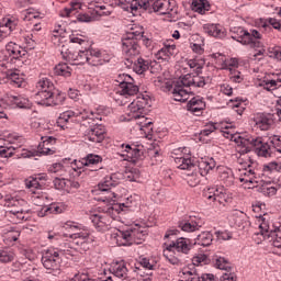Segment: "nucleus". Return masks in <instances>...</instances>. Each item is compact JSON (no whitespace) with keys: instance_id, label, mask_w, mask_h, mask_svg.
Here are the masks:
<instances>
[{"instance_id":"nucleus-57","label":"nucleus","mask_w":281,"mask_h":281,"mask_svg":"<svg viewBox=\"0 0 281 281\" xmlns=\"http://www.w3.org/2000/svg\"><path fill=\"white\" fill-rule=\"evenodd\" d=\"M215 236L218 240H232V233L227 231H217L215 232Z\"/></svg>"},{"instance_id":"nucleus-62","label":"nucleus","mask_w":281,"mask_h":281,"mask_svg":"<svg viewBox=\"0 0 281 281\" xmlns=\"http://www.w3.org/2000/svg\"><path fill=\"white\" fill-rule=\"evenodd\" d=\"M20 236H21V233H19L18 231H11L7 233L8 240H12L13 243H16Z\"/></svg>"},{"instance_id":"nucleus-5","label":"nucleus","mask_w":281,"mask_h":281,"mask_svg":"<svg viewBox=\"0 0 281 281\" xmlns=\"http://www.w3.org/2000/svg\"><path fill=\"white\" fill-rule=\"evenodd\" d=\"M153 12H159V14L168 15L169 19H177V8L172 5L170 0H151V7L149 14Z\"/></svg>"},{"instance_id":"nucleus-45","label":"nucleus","mask_w":281,"mask_h":281,"mask_svg":"<svg viewBox=\"0 0 281 281\" xmlns=\"http://www.w3.org/2000/svg\"><path fill=\"white\" fill-rule=\"evenodd\" d=\"M128 269L126 268V265L124 262L116 263L114 266V276L116 278H127Z\"/></svg>"},{"instance_id":"nucleus-4","label":"nucleus","mask_w":281,"mask_h":281,"mask_svg":"<svg viewBox=\"0 0 281 281\" xmlns=\"http://www.w3.org/2000/svg\"><path fill=\"white\" fill-rule=\"evenodd\" d=\"M135 32L130 33L127 37L122 40V52L126 58H135L142 54L139 42L135 37Z\"/></svg>"},{"instance_id":"nucleus-59","label":"nucleus","mask_w":281,"mask_h":281,"mask_svg":"<svg viewBox=\"0 0 281 281\" xmlns=\"http://www.w3.org/2000/svg\"><path fill=\"white\" fill-rule=\"evenodd\" d=\"M192 7L195 12H203L205 10V3L202 0H193Z\"/></svg>"},{"instance_id":"nucleus-48","label":"nucleus","mask_w":281,"mask_h":281,"mask_svg":"<svg viewBox=\"0 0 281 281\" xmlns=\"http://www.w3.org/2000/svg\"><path fill=\"white\" fill-rule=\"evenodd\" d=\"M187 182L191 188H196L201 183V177L198 173H188Z\"/></svg>"},{"instance_id":"nucleus-27","label":"nucleus","mask_w":281,"mask_h":281,"mask_svg":"<svg viewBox=\"0 0 281 281\" xmlns=\"http://www.w3.org/2000/svg\"><path fill=\"white\" fill-rule=\"evenodd\" d=\"M175 49H177V46L175 45H166L161 49L158 50L157 53V58L158 60H170L172 56H175Z\"/></svg>"},{"instance_id":"nucleus-8","label":"nucleus","mask_w":281,"mask_h":281,"mask_svg":"<svg viewBox=\"0 0 281 281\" xmlns=\"http://www.w3.org/2000/svg\"><path fill=\"white\" fill-rule=\"evenodd\" d=\"M188 78H190V75H187L182 78V80L177 81L175 83V87L172 89V95L173 100L176 102H188V99L190 98V93L188 90L184 89V87H190V82H188Z\"/></svg>"},{"instance_id":"nucleus-33","label":"nucleus","mask_w":281,"mask_h":281,"mask_svg":"<svg viewBox=\"0 0 281 281\" xmlns=\"http://www.w3.org/2000/svg\"><path fill=\"white\" fill-rule=\"evenodd\" d=\"M70 9H64L60 13V16H71L74 12H78V10H82V2L80 0H74L70 2Z\"/></svg>"},{"instance_id":"nucleus-13","label":"nucleus","mask_w":281,"mask_h":281,"mask_svg":"<svg viewBox=\"0 0 281 281\" xmlns=\"http://www.w3.org/2000/svg\"><path fill=\"white\" fill-rule=\"evenodd\" d=\"M11 205H15L18 210H10L7 211V216L11 218L12 223H21V221H25V210L23 209V205L21 204V201L12 199Z\"/></svg>"},{"instance_id":"nucleus-44","label":"nucleus","mask_w":281,"mask_h":281,"mask_svg":"<svg viewBox=\"0 0 281 281\" xmlns=\"http://www.w3.org/2000/svg\"><path fill=\"white\" fill-rule=\"evenodd\" d=\"M69 179L65 178H55L54 179V187L56 190H65L66 192H69Z\"/></svg>"},{"instance_id":"nucleus-20","label":"nucleus","mask_w":281,"mask_h":281,"mask_svg":"<svg viewBox=\"0 0 281 281\" xmlns=\"http://www.w3.org/2000/svg\"><path fill=\"white\" fill-rule=\"evenodd\" d=\"M254 122L260 131H269V128H271V124H273V119L265 114H258L255 116Z\"/></svg>"},{"instance_id":"nucleus-53","label":"nucleus","mask_w":281,"mask_h":281,"mask_svg":"<svg viewBox=\"0 0 281 281\" xmlns=\"http://www.w3.org/2000/svg\"><path fill=\"white\" fill-rule=\"evenodd\" d=\"M190 82V87H205V78L204 77H193L191 80L188 79Z\"/></svg>"},{"instance_id":"nucleus-55","label":"nucleus","mask_w":281,"mask_h":281,"mask_svg":"<svg viewBox=\"0 0 281 281\" xmlns=\"http://www.w3.org/2000/svg\"><path fill=\"white\" fill-rule=\"evenodd\" d=\"M105 193L104 198H100L99 201H103V202H111V201H115V199H117V195L113 192V189H110L108 191H103Z\"/></svg>"},{"instance_id":"nucleus-58","label":"nucleus","mask_w":281,"mask_h":281,"mask_svg":"<svg viewBox=\"0 0 281 281\" xmlns=\"http://www.w3.org/2000/svg\"><path fill=\"white\" fill-rule=\"evenodd\" d=\"M179 227L182 229V232H195L196 231V226H194L188 222L180 223Z\"/></svg>"},{"instance_id":"nucleus-39","label":"nucleus","mask_w":281,"mask_h":281,"mask_svg":"<svg viewBox=\"0 0 281 281\" xmlns=\"http://www.w3.org/2000/svg\"><path fill=\"white\" fill-rule=\"evenodd\" d=\"M8 52L11 54V58L15 60L25 56V50H20L19 46L12 42L8 44Z\"/></svg>"},{"instance_id":"nucleus-24","label":"nucleus","mask_w":281,"mask_h":281,"mask_svg":"<svg viewBox=\"0 0 281 281\" xmlns=\"http://www.w3.org/2000/svg\"><path fill=\"white\" fill-rule=\"evenodd\" d=\"M90 218L99 232H102V229H104L109 223V215L106 213L92 214Z\"/></svg>"},{"instance_id":"nucleus-30","label":"nucleus","mask_w":281,"mask_h":281,"mask_svg":"<svg viewBox=\"0 0 281 281\" xmlns=\"http://www.w3.org/2000/svg\"><path fill=\"white\" fill-rule=\"evenodd\" d=\"M220 181L226 186V188H229L234 186V175L229 169L221 168L220 169Z\"/></svg>"},{"instance_id":"nucleus-28","label":"nucleus","mask_w":281,"mask_h":281,"mask_svg":"<svg viewBox=\"0 0 281 281\" xmlns=\"http://www.w3.org/2000/svg\"><path fill=\"white\" fill-rule=\"evenodd\" d=\"M53 43L55 45H63L65 41H67V32L63 29L61 25H58L56 29L53 30Z\"/></svg>"},{"instance_id":"nucleus-11","label":"nucleus","mask_w":281,"mask_h":281,"mask_svg":"<svg viewBox=\"0 0 281 281\" xmlns=\"http://www.w3.org/2000/svg\"><path fill=\"white\" fill-rule=\"evenodd\" d=\"M123 80L120 82L121 95L126 98L131 95H137L139 93V87L133 82V79L128 75H123Z\"/></svg>"},{"instance_id":"nucleus-26","label":"nucleus","mask_w":281,"mask_h":281,"mask_svg":"<svg viewBox=\"0 0 281 281\" xmlns=\"http://www.w3.org/2000/svg\"><path fill=\"white\" fill-rule=\"evenodd\" d=\"M102 157L99 155L90 154L86 158H82L81 164L82 166H87L90 168L91 172H98V169L93 168V166H98V164H101Z\"/></svg>"},{"instance_id":"nucleus-34","label":"nucleus","mask_w":281,"mask_h":281,"mask_svg":"<svg viewBox=\"0 0 281 281\" xmlns=\"http://www.w3.org/2000/svg\"><path fill=\"white\" fill-rule=\"evenodd\" d=\"M13 30H16V22L10 19H4L0 24V34H10Z\"/></svg>"},{"instance_id":"nucleus-46","label":"nucleus","mask_w":281,"mask_h":281,"mask_svg":"<svg viewBox=\"0 0 281 281\" xmlns=\"http://www.w3.org/2000/svg\"><path fill=\"white\" fill-rule=\"evenodd\" d=\"M204 32H206V34H209V36H214L215 38L221 36V29L216 24L205 25Z\"/></svg>"},{"instance_id":"nucleus-22","label":"nucleus","mask_w":281,"mask_h":281,"mask_svg":"<svg viewBox=\"0 0 281 281\" xmlns=\"http://www.w3.org/2000/svg\"><path fill=\"white\" fill-rule=\"evenodd\" d=\"M46 179H47L46 176H41V177H37V178L29 177L25 180V186L29 190H31V192L33 194H36V190H41V188H43V184L40 183V181H45Z\"/></svg>"},{"instance_id":"nucleus-61","label":"nucleus","mask_w":281,"mask_h":281,"mask_svg":"<svg viewBox=\"0 0 281 281\" xmlns=\"http://www.w3.org/2000/svg\"><path fill=\"white\" fill-rule=\"evenodd\" d=\"M14 148L12 147H0V157H12Z\"/></svg>"},{"instance_id":"nucleus-36","label":"nucleus","mask_w":281,"mask_h":281,"mask_svg":"<svg viewBox=\"0 0 281 281\" xmlns=\"http://www.w3.org/2000/svg\"><path fill=\"white\" fill-rule=\"evenodd\" d=\"M201 281H216V279H214V274H202L201 276ZM238 278L236 277V274L234 273H224L223 274V281H237Z\"/></svg>"},{"instance_id":"nucleus-15","label":"nucleus","mask_w":281,"mask_h":281,"mask_svg":"<svg viewBox=\"0 0 281 281\" xmlns=\"http://www.w3.org/2000/svg\"><path fill=\"white\" fill-rule=\"evenodd\" d=\"M41 155H54L56 153V138L54 136H42V143L37 147Z\"/></svg>"},{"instance_id":"nucleus-18","label":"nucleus","mask_w":281,"mask_h":281,"mask_svg":"<svg viewBox=\"0 0 281 281\" xmlns=\"http://www.w3.org/2000/svg\"><path fill=\"white\" fill-rule=\"evenodd\" d=\"M240 34L239 43H241V45H250L252 49H262V43L258 40H254L251 33L241 30Z\"/></svg>"},{"instance_id":"nucleus-50","label":"nucleus","mask_w":281,"mask_h":281,"mask_svg":"<svg viewBox=\"0 0 281 281\" xmlns=\"http://www.w3.org/2000/svg\"><path fill=\"white\" fill-rule=\"evenodd\" d=\"M134 38H137V43H143L145 47H150L153 45V41L146 36H144V32L140 33H134Z\"/></svg>"},{"instance_id":"nucleus-37","label":"nucleus","mask_w":281,"mask_h":281,"mask_svg":"<svg viewBox=\"0 0 281 281\" xmlns=\"http://www.w3.org/2000/svg\"><path fill=\"white\" fill-rule=\"evenodd\" d=\"M229 201V195L225 193L224 191H220L218 189L214 191V200L213 203H216V205H223L225 206V203Z\"/></svg>"},{"instance_id":"nucleus-42","label":"nucleus","mask_w":281,"mask_h":281,"mask_svg":"<svg viewBox=\"0 0 281 281\" xmlns=\"http://www.w3.org/2000/svg\"><path fill=\"white\" fill-rule=\"evenodd\" d=\"M10 101L19 109H30V101L25 98L11 95Z\"/></svg>"},{"instance_id":"nucleus-64","label":"nucleus","mask_w":281,"mask_h":281,"mask_svg":"<svg viewBox=\"0 0 281 281\" xmlns=\"http://www.w3.org/2000/svg\"><path fill=\"white\" fill-rule=\"evenodd\" d=\"M183 276H190L186 281H201V277L192 271L183 272Z\"/></svg>"},{"instance_id":"nucleus-54","label":"nucleus","mask_w":281,"mask_h":281,"mask_svg":"<svg viewBox=\"0 0 281 281\" xmlns=\"http://www.w3.org/2000/svg\"><path fill=\"white\" fill-rule=\"evenodd\" d=\"M261 192L266 196H276V193L278 192V189L276 187H272L271 184H266L262 187Z\"/></svg>"},{"instance_id":"nucleus-3","label":"nucleus","mask_w":281,"mask_h":281,"mask_svg":"<svg viewBox=\"0 0 281 281\" xmlns=\"http://www.w3.org/2000/svg\"><path fill=\"white\" fill-rule=\"evenodd\" d=\"M190 249H192V246L188 244V239L180 237L170 244L165 243L164 256L171 265H178L179 259L175 257V250L178 254H190Z\"/></svg>"},{"instance_id":"nucleus-63","label":"nucleus","mask_w":281,"mask_h":281,"mask_svg":"<svg viewBox=\"0 0 281 281\" xmlns=\"http://www.w3.org/2000/svg\"><path fill=\"white\" fill-rule=\"evenodd\" d=\"M216 130V125H214V123H209L205 125V128L202 131V135H210V133H214V131Z\"/></svg>"},{"instance_id":"nucleus-49","label":"nucleus","mask_w":281,"mask_h":281,"mask_svg":"<svg viewBox=\"0 0 281 281\" xmlns=\"http://www.w3.org/2000/svg\"><path fill=\"white\" fill-rule=\"evenodd\" d=\"M79 115H82V112H80L79 110L76 111H66L64 113H61L59 116H61V120H64V122H69V120H71V117H78Z\"/></svg>"},{"instance_id":"nucleus-1","label":"nucleus","mask_w":281,"mask_h":281,"mask_svg":"<svg viewBox=\"0 0 281 281\" xmlns=\"http://www.w3.org/2000/svg\"><path fill=\"white\" fill-rule=\"evenodd\" d=\"M38 92L36 93L37 104L42 106H56L63 102L60 94L54 92V83L47 78H42L36 85Z\"/></svg>"},{"instance_id":"nucleus-43","label":"nucleus","mask_w":281,"mask_h":281,"mask_svg":"<svg viewBox=\"0 0 281 281\" xmlns=\"http://www.w3.org/2000/svg\"><path fill=\"white\" fill-rule=\"evenodd\" d=\"M269 238L273 239V247L281 248V226L270 231Z\"/></svg>"},{"instance_id":"nucleus-17","label":"nucleus","mask_w":281,"mask_h":281,"mask_svg":"<svg viewBox=\"0 0 281 281\" xmlns=\"http://www.w3.org/2000/svg\"><path fill=\"white\" fill-rule=\"evenodd\" d=\"M187 109L191 113H194V115H201L205 111V101L199 97H194L187 104Z\"/></svg>"},{"instance_id":"nucleus-31","label":"nucleus","mask_w":281,"mask_h":281,"mask_svg":"<svg viewBox=\"0 0 281 281\" xmlns=\"http://www.w3.org/2000/svg\"><path fill=\"white\" fill-rule=\"evenodd\" d=\"M7 78L9 80V82L12 85V87H23V85L25 83V80L23 79V77H21V75L14 72V71H9L7 74Z\"/></svg>"},{"instance_id":"nucleus-56","label":"nucleus","mask_w":281,"mask_h":281,"mask_svg":"<svg viewBox=\"0 0 281 281\" xmlns=\"http://www.w3.org/2000/svg\"><path fill=\"white\" fill-rule=\"evenodd\" d=\"M64 229H71L76 234L80 232L81 227L76 222L68 221L64 224Z\"/></svg>"},{"instance_id":"nucleus-23","label":"nucleus","mask_w":281,"mask_h":281,"mask_svg":"<svg viewBox=\"0 0 281 281\" xmlns=\"http://www.w3.org/2000/svg\"><path fill=\"white\" fill-rule=\"evenodd\" d=\"M130 236L128 229L125 232L120 231L119 234H116V237H111V240L114 245H117V247H126L131 245Z\"/></svg>"},{"instance_id":"nucleus-19","label":"nucleus","mask_w":281,"mask_h":281,"mask_svg":"<svg viewBox=\"0 0 281 281\" xmlns=\"http://www.w3.org/2000/svg\"><path fill=\"white\" fill-rule=\"evenodd\" d=\"M127 10H132V12H137V9L139 10H146L147 12H150L153 0H128Z\"/></svg>"},{"instance_id":"nucleus-2","label":"nucleus","mask_w":281,"mask_h":281,"mask_svg":"<svg viewBox=\"0 0 281 281\" xmlns=\"http://www.w3.org/2000/svg\"><path fill=\"white\" fill-rule=\"evenodd\" d=\"M148 106V98L144 97V94L138 95L130 105H128V117L130 120H140L138 123L139 131H153V122L148 121L146 116H144V109Z\"/></svg>"},{"instance_id":"nucleus-60","label":"nucleus","mask_w":281,"mask_h":281,"mask_svg":"<svg viewBox=\"0 0 281 281\" xmlns=\"http://www.w3.org/2000/svg\"><path fill=\"white\" fill-rule=\"evenodd\" d=\"M10 58H12V55L10 52H8V45H7L5 49L0 52V63H5Z\"/></svg>"},{"instance_id":"nucleus-29","label":"nucleus","mask_w":281,"mask_h":281,"mask_svg":"<svg viewBox=\"0 0 281 281\" xmlns=\"http://www.w3.org/2000/svg\"><path fill=\"white\" fill-rule=\"evenodd\" d=\"M148 69H150L149 60L139 57L137 58L136 63H134L133 71H135V74L142 75L145 71H148Z\"/></svg>"},{"instance_id":"nucleus-21","label":"nucleus","mask_w":281,"mask_h":281,"mask_svg":"<svg viewBox=\"0 0 281 281\" xmlns=\"http://www.w3.org/2000/svg\"><path fill=\"white\" fill-rule=\"evenodd\" d=\"M252 138L251 136L243 137L240 134H231V142H235L237 146H241L244 148L241 150L243 153H249V144H251Z\"/></svg>"},{"instance_id":"nucleus-40","label":"nucleus","mask_w":281,"mask_h":281,"mask_svg":"<svg viewBox=\"0 0 281 281\" xmlns=\"http://www.w3.org/2000/svg\"><path fill=\"white\" fill-rule=\"evenodd\" d=\"M54 71L56 76H65L66 78L71 76V68L65 63L55 66Z\"/></svg>"},{"instance_id":"nucleus-47","label":"nucleus","mask_w":281,"mask_h":281,"mask_svg":"<svg viewBox=\"0 0 281 281\" xmlns=\"http://www.w3.org/2000/svg\"><path fill=\"white\" fill-rule=\"evenodd\" d=\"M215 267L216 269H222L224 271H229V269H232L229 261H227V259L224 257H218L215 259Z\"/></svg>"},{"instance_id":"nucleus-12","label":"nucleus","mask_w":281,"mask_h":281,"mask_svg":"<svg viewBox=\"0 0 281 281\" xmlns=\"http://www.w3.org/2000/svg\"><path fill=\"white\" fill-rule=\"evenodd\" d=\"M104 126L95 124L85 132V138L94 144H102L104 142Z\"/></svg>"},{"instance_id":"nucleus-9","label":"nucleus","mask_w":281,"mask_h":281,"mask_svg":"<svg viewBox=\"0 0 281 281\" xmlns=\"http://www.w3.org/2000/svg\"><path fill=\"white\" fill-rule=\"evenodd\" d=\"M251 150H254L258 157H271V146L265 143L260 137H252L249 144V153H251Z\"/></svg>"},{"instance_id":"nucleus-10","label":"nucleus","mask_w":281,"mask_h":281,"mask_svg":"<svg viewBox=\"0 0 281 281\" xmlns=\"http://www.w3.org/2000/svg\"><path fill=\"white\" fill-rule=\"evenodd\" d=\"M60 54L65 60L71 65H85V50H69L65 44L61 45Z\"/></svg>"},{"instance_id":"nucleus-16","label":"nucleus","mask_w":281,"mask_h":281,"mask_svg":"<svg viewBox=\"0 0 281 281\" xmlns=\"http://www.w3.org/2000/svg\"><path fill=\"white\" fill-rule=\"evenodd\" d=\"M130 235V245H133V243H136L139 245L146 236H148V233L145 231L144 227L139 225H135V227L127 229Z\"/></svg>"},{"instance_id":"nucleus-7","label":"nucleus","mask_w":281,"mask_h":281,"mask_svg":"<svg viewBox=\"0 0 281 281\" xmlns=\"http://www.w3.org/2000/svg\"><path fill=\"white\" fill-rule=\"evenodd\" d=\"M70 238H72L70 241V249H74L79 254H86V251H89V233L87 231L72 233Z\"/></svg>"},{"instance_id":"nucleus-51","label":"nucleus","mask_w":281,"mask_h":281,"mask_svg":"<svg viewBox=\"0 0 281 281\" xmlns=\"http://www.w3.org/2000/svg\"><path fill=\"white\" fill-rule=\"evenodd\" d=\"M42 212L44 213H40V216L47 215V212H49V214H60V212H63V209H60V206L50 205V206L44 207Z\"/></svg>"},{"instance_id":"nucleus-52","label":"nucleus","mask_w":281,"mask_h":281,"mask_svg":"<svg viewBox=\"0 0 281 281\" xmlns=\"http://www.w3.org/2000/svg\"><path fill=\"white\" fill-rule=\"evenodd\" d=\"M14 260V254L8 250H0V262H12Z\"/></svg>"},{"instance_id":"nucleus-6","label":"nucleus","mask_w":281,"mask_h":281,"mask_svg":"<svg viewBox=\"0 0 281 281\" xmlns=\"http://www.w3.org/2000/svg\"><path fill=\"white\" fill-rule=\"evenodd\" d=\"M60 254L54 249L45 250L42 255V263L43 267L47 269V271H60Z\"/></svg>"},{"instance_id":"nucleus-38","label":"nucleus","mask_w":281,"mask_h":281,"mask_svg":"<svg viewBox=\"0 0 281 281\" xmlns=\"http://www.w3.org/2000/svg\"><path fill=\"white\" fill-rule=\"evenodd\" d=\"M195 243L201 247H210L212 245V235L207 232H204L198 235Z\"/></svg>"},{"instance_id":"nucleus-41","label":"nucleus","mask_w":281,"mask_h":281,"mask_svg":"<svg viewBox=\"0 0 281 281\" xmlns=\"http://www.w3.org/2000/svg\"><path fill=\"white\" fill-rule=\"evenodd\" d=\"M239 181L241 183L256 182V172H254L251 169H245V171L241 173V177L239 178Z\"/></svg>"},{"instance_id":"nucleus-32","label":"nucleus","mask_w":281,"mask_h":281,"mask_svg":"<svg viewBox=\"0 0 281 281\" xmlns=\"http://www.w3.org/2000/svg\"><path fill=\"white\" fill-rule=\"evenodd\" d=\"M175 161L180 170H194V168H196L190 158L178 157L175 159Z\"/></svg>"},{"instance_id":"nucleus-35","label":"nucleus","mask_w":281,"mask_h":281,"mask_svg":"<svg viewBox=\"0 0 281 281\" xmlns=\"http://www.w3.org/2000/svg\"><path fill=\"white\" fill-rule=\"evenodd\" d=\"M265 216H267V214L259 215V216H257V218H259V223H260L259 224V229H260L261 236H268V238H269V234H271L272 229L269 226V223L267 222Z\"/></svg>"},{"instance_id":"nucleus-14","label":"nucleus","mask_w":281,"mask_h":281,"mask_svg":"<svg viewBox=\"0 0 281 281\" xmlns=\"http://www.w3.org/2000/svg\"><path fill=\"white\" fill-rule=\"evenodd\" d=\"M83 65L88 63V65H92V67H98L102 65V53L98 48L90 47L87 50H83Z\"/></svg>"},{"instance_id":"nucleus-25","label":"nucleus","mask_w":281,"mask_h":281,"mask_svg":"<svg viewBox=\"0 0 281 281\" xmlns=\"http://www.w3.org/2000/svg\"><path fill=\"white\" fill-rule=\"evenodd\" d=\"M199 172L201 177H205L210 173V170H214L216 168V161L213 158L209 160H200L198 164Z\"/></svg>"}]
</instances>
